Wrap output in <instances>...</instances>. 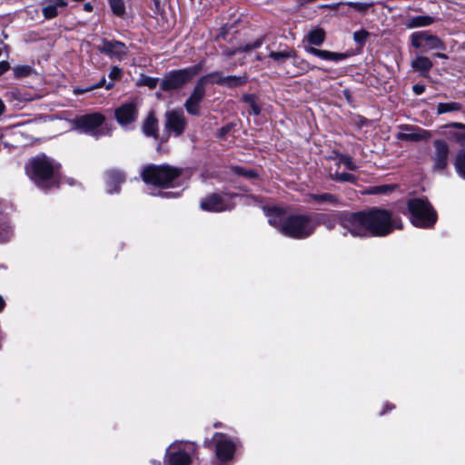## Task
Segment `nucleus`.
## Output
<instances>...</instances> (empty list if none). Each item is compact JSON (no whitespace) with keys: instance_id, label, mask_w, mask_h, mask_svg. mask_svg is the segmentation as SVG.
Here are the masks:
<instances>
[{"instance_id":"nucleus-40","label":"nucleus","mask_w":465,"mask_h":465,"mask_svg":"<svg viewBox=\"0 0 465 465\" xmlns=\"http://www.w3.org/2000/svg\"><path fill=\"white\" fill-rule=\"evenodd\" d=\"M32 72V68L29 65H19L14 68L15 77L21 78L28 76Z\"/></svg>"},{"instance_id":"nucleus-9","label":"nucleus","mask_w":465,"mask_h":465,"mask_svg":"<svg viewBox=\"0 0 465 465\" xmlns=\"http://www.w3.org/2000/svg\"><path fill=\"white\" fill-rule=\"evenodd\" d=\"M97 50L109 56L110 58L116 59L117 61L124 60L128 53L129 49L127 45L118 40H107L102 39V45H98Z\"/></svg>"},{"instance_id":"nucleus-28","label":"nucleus","mask_w":465,"mask_h":465,"mask_svg":"<svg viewBox=\"0 0 465 465\" xmlns=\"http://www.w3.org/2000/svg\"><path fill=\"white\" fill-rule=\"evenodd\" d=\"M248 81L247 75H227L225 76L224 84L228 88H236L244 85Z\"/></svg>"},{"instance_id":"nucleus-17","label":"nucleus","mask_w":465,"mask_h":465,"mask_svg":"<svg viewBox=\"0 0 465 465\" xmlns=\"http://www.w3.org/2000/svg\"><path fill=\"white\" fill-rule=\"evenodd\" d=\"M104 180L107 193H117L120 192V185L125 181V175L118 169H110L104 173Z\"/></svg>"},{"instance_id":"nucleus-32","label":"nucleus","mask_w":465,"mask_h":465,"mask_svg":"<svg viewBox=\"0 0 465 465\" xmlns=\"http://www.w3.org/2000/svg\"><path fill=\"white\" fill-rule=\"evenodd\" d=\"M295 56V53L292 50H284L281 52L272 51L269 54V57L273 59L275 62L279 64H282L286 59L292 58Z\"/></svg>"},{"instance_id":"nucleus-14","label":"nucleus","mask_w":465,"mask_h":465,"mask_svg":"<svg viewBox=\"0 0 465 465\" xmlns=\"http://www.w3.org/2000/svg\"><path fill=\"white\" fill-rule=\"evenodd\" d=\"M165 128L174 133L176 136L181 135L187 125L186 119L182 110L169 111L165 114Z\"/></svg>"},{"instance_id":"nucleus-56","label":"nucleus","mask_w":465,"mask_h":465,"mask_svg":"<svg viewBox=\"0 0 465 465\" xmlns=\"http://www.w3.org/2000/svg\"><path fill=\"white\" fill-rule=\"evenodd\" d=\"M393 408H394V406L392 404H389V403L386 404L387 410H392Z\"/></svg>"},{"instance_id":"nucleus-15","label":"nucleus","mask_w":465,"mask_h":465,"mask_svg":"<svg viewBox=\"0 0 465 465\" xmlns=\"http://www.w3.org/2000/svg\"><path fill=\"white\" fill-rule=\"evenodd\" d=\"M138 115L137 106L134 102L125 103L115 109L114 116L117 123L125 126L134 122Z\"/></svg>"},{"instance_id":"nucleus-8","label":"nucleus","mask_w":465,"mask_h":465,"mask_svg":"<svg viewBox=\"0 0 465 465\" xmlns=\"http://www.w3.org/2000/svg\"><path fill=\"white\" fill-rule=\"evenodd\" d=\"M213 440L215 441V455L219 465H225L233 458L236 443L227 435L216 432Z\"/></svg>"},{"instance_id":"nucleus-51","label":"nucleus","mask_w":465,"mask_h":465,"mask_svg":"<svg viewBox=\"0 0 465 465\" xmlns=\"http://www.w3.org/2000/svg\"><path fill=\"white\" fill-rule=\"evenodd\" d=\"M5 305V302L3 299V297L0 295V312L4 309Z\"/></svg>"},{"instance_id":"nucleus-16","label":"nucleus","mask_w":465,"mask_h":465,"mask_svg":"<svg viewBox=\"0 0 465 465\" xmlns=\"http://www.w3.org/2000/svg\"><path fill=\"white\" fill-rule=\"evenodd\" d=\"M434 153L431 156L434 170H444L448 164L449 146L442 140L434 141Z\"/></svg>"},{"instance_id":"nucleus-5","label":"nucleus","mask_w":465,"mask_h":465,"mask_svg":"<svg viewBox=\"0 0 465 465\" xmlns=\"http://www.w3.org/2000/svg\"><path fill=\"white\" fill-rule=\"evenodd\" d=\"M411 221L416 227L430 228L436 223L437 214L426 199L413 198L408 201Z\"/></svg>"},{"instance_id":"nucleus-50","label":"nucleus","mask_w":465,"mask_h":465,"mask_svg":"<svg viewBox=\"0 0 465 465\" xmlns=\"http://www.w3.org/2000/svg\"><path fill=\"white\" fill-rule=\"evenodd\" d=\"M5 105L3 103V101L0 99V115L3 114V113L5 112Z\"/></svg>"},{"instance_id":"nucleus-2","label":"nucleus","mask_w":465,"mask_h":465,"mask_svg":"<svg viewBox=\"0 0 465 465\" xmlns=\"http://www.w3.org/2000/svg\"><path fill=\"white\" fill-rule=\"evenodd\" d=\"M59 168L52 159L45 154L31 159L25 165L28 177L42 189H51L59 185Z\"/></svg>"},{"instance_id":"nucleus-35","label":"nucleus","mask_w":465,"mask_h":465,"mask_svg":"<svg viewBox=\"0 0 465 465\" xmlns=\"http://www.w3.org/2000/svg\"><path fill=\"white\" fill-rule=\"evenodd\" d=\"M10 226L4 220L3 214L0 213V243L6 242L10 238Z\"/></svg>"},{"instance_id":"nucleus-52","label":"nucleus","mask_w":465,"mask_h":465,"mask_svg":"<svg viewBox=\"0 0 465 465\" xmlns=\"http://www.w3.org/2000/svg\"><path fill=\"white\" fill-rule=\"evenodd\" d=\"M84 10L86 11H92L93 10V6L91 5V4L87 3L84 5Z\"/></svg>"},{"instance_id":"nucleus-47","label":"nucleus","mask_w":465,"mask_h":465,"mask_svg":"<svg viewBox=\"0 0 465 465\" xmlns=\"http://www.w3.org/2000/svg\"><path fill=\"white\" fill-rule=\"evenodd\" d=\"M412 90H413L414 94H416L417 95H420V94H423V92L425 91V86L421 85V84H414L412 86Z\"/></svg>"},{"instance_id":"nucleus-54","label":"nucleus","mask_w":465,"mask_h":465,"mask_svg":"<svg viewBox=\"0 0 465 465\" xmlns=\"http://www.w3.org/2000/svg\"><path fill=\"white\" fill-rule=\"evenodd\" d=\"M211 445V441L206 440L204 442H203V446L206 447V448H209Z\"/></svg>"},{"instance_id":"nucleus-48","label":"nucleus","mask_w":465,"mask_h":465,"mask_svg":"<svg viewBox=\"0 0 465 465\" xmlns=\"http://www.w3.org/2000/svg\"><path fill=\"white\" fill-rule=\"evenodd\" d=\"M9 69V64L6 61L0 62V75L5 74Z\"/></svg>"},{"instance_id":"nucleus-38","label":"nucleus","mask_w":465,"mask_h":465,"mask_svg":"<svg viewBox=\"0 0 465 465\" xmlns=\"http://www.w3.org/2000/svg\"><path fill=\"white\" fill-rule=\"evenodd\" d=\"M58 12L55 5L49 3L43 8V15L45 19H52L57 16Z\"/></svg>"},{"instance_id":"nucleus-57","label":"nucleus","mask_w":465,"mask_h":465,"mask_svg":"<svg viewBox=\"0 0 465 465\" xmlns=\"http://www.w3.org/2000/svg\"><path fill=\"white\" fill-rule=\"evenodd\" d=\"M152 463H153V465H161V463L159 461H155V460L152 461Z\"/></svg>"},{"instance_id":"nucleus-1","label":"nucleus","mask_w":465,"mask_h":465,"mask_svg":"<svg viewBox=\"0 0 465 465\" xmlns=\"http://www.w3.org/2000/svg\"><path fill=\"white\" fill-rule=\"evenodd\" d=\"M341 226L353 237H384L394 229H402L400 218L387 210L372 208L368 212L340 213Z\"/></svg>"},{"instance_id":"nucleus-53","label":"nucleus","mask_w":465,"mask_h":465,"mask_svg":"<svg viewBox=\"0 0 465 465\" xmlns=\"http://www.w3.org/2000/svg\"><path fill=\"white\" fill-rule=\"evenodd\" d=\"M435 55L439 58H443V59L447 58L446 54H444L442 53H437Z\"/></svg>"},{"instance_id":"nucleus-13","label":"nucleus","mask_w":465,"mask_h":465,"mask_svg":"<svg viewBox=\"0 0 465 465\" xmlns=\"http://www.w3.org/2000/svg\"><path fill=\"white\" fill-rule=\"evenodd\" d=\"M411 44L416 48L426 46L429 49L444 50L445 46L440 39L427 32H415L411 35Z\"/></svg>"},{"instance_id":"nucleus-39","label":"nucleus","mask_w":465,"mask_h":465,"mask_svg":"<svg viewBox=\"0 0 465 465\" xmlns=\"http://www.w3.org/2000/svg\"><path fill=\"white\" fill-rule=\"evenodd\" d=\"M232 172L235 174L242 175L246 178H255L257 176V173L253 170H246L240 166L232 167Z\"/></svg>"},{"instance_id":"nucleus-10","label":"nucleus","mask_w":465,"mask_h":465,"mask_svg":"<svg viewBox=\"0 0 465 465\" xmlns=\"http://www.w3.org/2000/svg\"><path fill=\"white\" fill-rule=\"evenodd\" d=\"M399 132L396 138L405 142H420L428 140L431 134L430 131L422 129L417 125L401 124L398 126Z\"/></svg>"},{"instance_id":"nucleus-3","label":"nucleus","mask_w":465,"mask_h":465,"mask_svg":"<svg viewBox=\"0 0 465 465\" xmlns=\"http://www.w3.org/2000/svg\"><path fill=\"white\" fill-rule=\"evenodd\" d=\"M319 217L313 216V213H292L287 215L282 226V233L293 239L308 238L314 232L316 229L315 219Z\"/></svg>"},{"instance_id":"nucleus-27","label":"nucleus","mask_w":465,"mask_h":465,"mask_svg":"<svg viewBox=\"0 0 465 465\" xmlns=\"http://www.w3.org/2000/svg\"><path fill=\"white\" fill-rule=\"evenodd\" d=\"M224 80L225 76L223 74V73L216 71L203 75L198 81H203V84L206 87L208 83H213L223 86Z\"/></svg>"},{"instance_id":"nucleus-29","label":"nucleus","mask_w":465,"mask_h":465,"mask_svg":"<svg viewBox=\"0 0 465 465\" xmlns=\"http://www.w3.org/2000/svg\"><path fill=\"white\" fill-rule=\"evenodd\" d=\"M462 110V104L458 102L440 103L437 105V114H443Z\"/></svg>"},{"instance_id":"nucleus-20","label":"nucleus","mask_w":465,"mask_h":465,"mask_svg":"<svg viewBox=\"0 0 465 465\" xmlns=\"http://www.w3.org/2000/svg\"><path fill=\"white\" fill-rule=\"evenodd\" d=\"M266 215L268 216V223L282 232V226L286 217L283 215L282 209L278 207L268 208Z\"/></svg>"},{"instance_id":"nucleus-34","label":"nucleus","mask_w":465,"mask_h":465,"mask_svg":"<svg viewBox=\"0 0 465 465\" xmlns=\"http://www.w3.org/2000/svg\"><path fill=\"white\" fill-rule=\"evenodd\" d=\"M109 5L111 7L114 15L117 16H122L125 13V4L124 0H108Z\"/></svg>"},{"instance_id":"nucleus-26","label":"nucleus","mask_w":465,"mask_h":465,"mask_svg":"<svg viewBox=\"0 0 465 465\" xmlns=\"http://www.w3.org/2000/svg\"><path fill=\"white\" fill-rule=\"evenodd\" d=\"M306 40L311 45H322L325 40V32L321 28H313L307 34Z\"/></svg>"},{"instance_id":"nucleus-23","label":"nucleus","mask_w":465,"mask_h":465,"mask_svg":"<svg viewBox=\"0 0 465 465\" xmlns=\"http://www.w3.org/2000/svg\"><path fill=\"white\" fill-rule=\"evenodd\" d=\"M309 198L319 204H330L337 206L340 203L339 198L332 193H310Z\"/></svg>"},{"instance_id":"nucleus-45","label":"nucleus","mask_w":465,"mask_h":465,"mask_svg":"<svg viewBox=\"0 0 465 465\" xmlns=\"http://www.w3.org/2000/svg\"><path fill=\"white\" fill-rule=\"evenodd\" d=\"M393 189L392 185H380L376 186L372 189V193H386L387 192Z\"/></svg>"},{"instance_id":"nucleus-36","label":"nucleus","mask_w":465,"mask_h":465,"mask_svg":"<svg viewBox=\"0 0 465 465\" xmlns=\"http://www.w3.org/2000/svg\"><path fill=\"white\" fill-rule=\"evenodd\" d=\"M244 103L248 104L250 106V113L254 115H258L261 113V107L257 104L255 96L253 94H246L243 96Z\"/></svg>"},{"instance_id":"nucleus-21","label":"nucleus","mask_w":465,"mask_h":465,"mask_svg":"<svg viewBox=\"0 0 465 465\" xmlns=\"http://www.w3.org/2000/svg\"><path fill=\"white\" fill-rule=\"evenodd\" d=\"M435 20L436 19L430 15L411 16L405 21V26L410 29L428 26L433 24Z\"/></svg>"},{"instance_id":"nucleus-44","label":"nucleus","mask_w":465,"mask_h":465,"mask_svg":"<svg viewBox=\"0 0 465 465\" xmlns=\"http://www.w3.org/2000/svg\"><path fill=\"white\" fill-rule=\"evenodd\" d=\"M143 84L148 86L149 88L153 89L157 86L158 79L150 76H145L143 79Z\"/></svg>"},{"instance_id":"nucleus-42","label":"nucleus","mask_w":465,"mask_h":465,"mask_svg":"<svg viewBox=\"0 0 465 465\" xmlns=\"http://www.w3.org/2000/svg\"><path fill=\"white\" fill-rule=\"evenodd\" d=\"M123 74V70L118 66H113L109 73V78L114 82V80H118L121 78Z\"/></svg>"},{"instance_id":"nucleus-11","label":"nucleus","mask_w":465,"mask_h":465,"mask_svg":"<svg viewBox=\"0 0 465 465\" xmlns=\"http://www.w3.org/2000/svg\"><path fill=\"white\" fill-rule=\"evenodd\" d=\"M200 207L203 211L220 213L232 210L234 204L226 196L213 193L201 201Z\"/></svg>"},{"instance_id":"nucleus-46","label":"nucleus","mask_w":465,"mask_h":465,"mask_svg":"<svg viewBox=\"0 0 465 465\" xmlns=\"http://www.w3.org/2000/svg\"><path fill=\"white\" fill-rule=\"evenodd\" d=\"M45 2L55 5V7H65L67 5L66 0H45Z\"/></svg>"},{"instance_id":"nucleus-25","label":"nucleus","mask_w":465,"mask_h":465,"mask_svg":"<svg viewBox=\"0 0 465 465\" xmlns=\"http://www.w3.org/2000/svg\"><path fill=\"white\" fill-rule=\"evenodd\" d=\"M432 62L426 56H417L412 62L411 66L415 71L427 74L432 67Z\"/></svg>"},{"instance_id":"nucleus-24","label":"nucleus","mask_w":465,"mask_h":465,"mask_svg":"<svg viewBox=\"0 0 465 465\" xmlns=\"http://www.w3.org/2000/svg\"><path fill=\"white\" fill-rule=\"evenodd\" d=\"M158 122L153 113L149 114L143 124V132L146 136L157 138Z\"/></svg>"},{"instance_id":"nucleus-7","label":"nucleus","mask_w":465,"mask_h":465,"mask_svg":"<svg viewBox=\"0 0 465 465\" xmlns=\"http://www.w3.org/2000/svg\"><path fill=\"white\" fill-rule=\"evenodd\" d=\"M104 120L102 114L93 113L78 117L75 120V126L81 132L98 138L105 134L104 128L101 127Z\"/></svg>"},{"instance_id":"nucleus-6","label":"nucleus","mask_w":465,"mask_h":465,"mask_svg":"<svg viewBox=\"0 0 465 465\" xmlns=\"http://www.w3.org/2000/svg\"><path fill=\"white\" fill-rule=\"evenodd\" d=\"M199 72V66L194 65L180 70L171 71L162 80L160 88L163 91H172L183 87Z\"/></svg>"},{"instance_id":"nucleus-18","label":"nucleus","mask_w":465,"mask_h":465,"mask_svg":"<svg viewBox=\"0 0 465 465\" xmlns=\"http://www.w3.org/2000/svg\"><path fill=\"white\" fill-rule=\"evenodd\" d=\"M308 54L315 55L322 60L339 62L345 60L349 55L346 53H336L328 50L317 49L313 46H304Z\"/></svg>"},{"instance_id":"nucleus-43","label":"nucleus","mask_w":465,"mask_h":465,"mask_svg":"<svg viewBox=\"0 0 465 465\" xmlns=\"http://www.w3.org/2000/svg\"><path fill=\"white\" fill-rule=\"evenodd\" d=\"M103 86H104L107 90H110L114 86V82L110 81V82L106 83L105 77H103L95 85L88 88L87 90H93V89L100 88Z\"/></svg>"},{"instance_id":"nucleus-33","label":"nucleus","mask_w":465,"mask_h":465,"mask_svg":"<svg viewBox=\"0 0 465 465\" xmlns=\"http://www.w3.org/2000/svg\"><path fill=\"white\" fill-rule=\"evenodd\" d=\"M330 178L332 181L336 182H349L351 183H355L357 181V178L355 175L349 173H338L335 172L334 173H330Z\"/></svg>"},{"instance_id":"nucleus-19","label":"nucleus","mask_w":465,"mask_h":465,"mask_svg":"<svg viewBox=\"0 0 465 465\" xmlns=\"http://www.w3.org/2000/svg\"><path fill=\"white\" fill-rule=\"evenodd\" d=\"M191 463L190 455L182 450H168L166 453L167 465H189Z\"/></svg>"},{"instance_id":"nucleus-41","label":"nucleus","mask_w":465,"mask_h":465,"mask_svg":"<svg viewBox=\"0 0 465 465\" xmlns=\"http://www.w3.org/2000/svg\"><path fill=\"white\" fill-rule=\"evenodd\" d=\"M369 36V33L365 30L357 31L353 34L354 41L360 45H363Z\"/></svg>"},{"instance_id":"nucleus-49","label":"nucleus","mask_w":465,"mask_h":465,"mask_svg":"<svg viewBox=\"0 0 465 465\" xmlns=\"http://www.w3.org/2000/svg\"><path fill=\"white\" fill-rule=\"evenodd\" d=\"M451 126L457 129H465V124L461 123H453Z\"/></svg>"},{"instance_id":"nucleus-37","label":"nucleus","mask_w":465,"mask_h":465,"mask_svg":"<svg viewBox=\"0 0 465 465\" xmlns=\"http://www.w3.org/2000/svg\"><path fill=\"white\" fill-rule=\"evenodd\" d=\"M339 163H342L346 166L350 171H356L358 166L353 162L352 158L348 155L339 154L338 155Z\"/></svg>"},{"instance_id":"nucleus-55","label":"nucleus","mask_w":465,"mask_h":465,"mask_svg":"<svg viewBox=\"0 0 465 465\" xmlns=\"http://www.w3.org/2000/svg\"><path fill=\"white\" fill-rule=\"evenodd\" d=\"M255 60H256V61H262V54H258L255 56Z\"/></svg>"},{"instance_id":"nucleus-31","label":"nucleus","mask_w":465,"mask_h":465,"mask_svg":"<svg viewBox=\"0 0 465 465\" xmlns=\"http://www.w3.org/2000/svg\"><path fill=\"white\" fill-rule=\"evenodd\" d=\"M313 216H321V218L319 217V218L315 219L316 228L320 224L324 225L328 230H332L334 228V226H335V219L328 216L327 214L320 213H313Z\"/></svg>"},{"instance_id":"nucleus-30","label":"nucleus","mask_w":465,"mask_h":465,"mask_svg":"<svg viewBox=\"0 0 465 465\" xmlns=\"http://www.w3.org/2000/svg\"><path fill=\"white\" fill-rule=\"evenodd\" d=\"M454 166L458 174L465 179V149L460 150L457 153Z\"/></svg>"},{"instance_id":"nucleus-22","label":"nucleus","mask_w":465,"mask_h":465,"mask_svg":"<svg viewBox=\"0 0 465 465\" xmlns=\"http://www.w3.org/2000/svg\"><path fill=\"white\" fill-rule=\"evenodd\" d=\"M262 38H258L250 44L240 45L233 49L226 48L225 50H223V54L226 57H232L238 53L250 52L252 50L257 49L262 45Z\"/></svg>"},{"instance_id":"nucleus-58","label":"nucleus","mask_w":465,"mask_h":465,"mask_svg":"<svg viewBox=\"0 0 465 465\" xmlns=\"http://www.w3.org/2000/svg\"><path fill=\"white\" fill-rule=\"evenodd\" d=\"M153 2H154L156 5H158L160 1H159V0H153Z\"/></svg>"},{"instance_id":"nucleus-12","label":"nucleus","mask_w":465,"mask_h":465,"mask_svg":"<svg viewBox=\"0 0 465 465\" xmlns=\"http://www.w3.org/2000/svg\"><path fill=\"white\" fill-rule=\"evenodd\" d=\"M206 87L203 84V81H197L193 93L184 103L187 113L191 115H200L201 103L205 96Z\"/></svg>"},{"instance_id":"nucleus-4","label":"nucleus","mask_w":465,"mask_h":465,"mask_svg":"<svg viewBox=\"0 0 465 465\" xmlns=\"http://www.w3.org/2000/svg\"><path fill=\"white\" fill-rule=\"evenodd\" d=\"M182 172V169L168 164H150L143 167L141 175L145 183L168 187L181 176Z\"/></svg>"}]
</instances>
